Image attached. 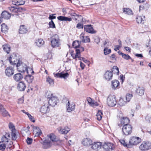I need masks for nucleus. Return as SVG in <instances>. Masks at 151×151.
Wrapping results in <instances>:
<instances>
[{
	"label": "nucleus",
	"mask_w": 151,
	"mask_h": 151,
	"mask_svg": "<svg viewBox=\"0 0 151 151\" xmlns=\"http://www.w3.org/2000/svg\"><path fill=\"white\" fill-rule=\"evenodd\" d=\"M9 60L11 65H14L17 64L16 66L18 71L22 73L26 71L27 73H28L27 65L22 63L21 61L18 60L15 54L11 55L9 58Z\"/></svg>",
	"instance_id": "obj_1"
},
{
	"label": "nucleus",
	"mask_w": 151,
	"mask_h": 151,
	"mask_svg": "<svg viewBox=\"0 0 151 151\" xmlns=\"http://www.w3.org/2000/svg\"><path fill=\"white\" fill-rule=\"evenodd\" d=\"M51 45L52 47L54 48L60 46V44L59 36L57 35H55L51 37Z\"/></svg>",
	"instance_id": "obj_2"
},
{
	"label": "nucleus",
	"mask_w": 151,
	"mask_h": 151,
	"mask_svg": "<svg viewBox=\"0 0 151 151\" xmlns=\"http://www.w3.org/2000/svg\"><path fill=\"white\" fill-rule=\"evenodd\" d=\"M107 103L110 106H114L116 104V100L115 96L114 95H109L107 99Z\"/></svg>",
	"instance_id": "obj_3"
},
{
	"label": "nucleus",
	"mask_w": 151,
	"mask_h": 151,
	"mask_svg": "<svg viewBox=\"0 0 151 151\" xmlns=\"http://www.w3.org/2000/svg\"><path fill=\"white\" fill-rule=\"evenodd\" d=\"M122 131L123 134L126 136L132 133V127L130 125H123Z\"/></svg>",
	"instance_id": "obj_4"
},
{
	"label": "nucleus",
	"mask_w": 151,
	"mask_h": 151,
	"mask_svg": "<svg viewBox=\"0 0 151 151\" xmlns=\"http://www.w3.org/2000/svg\"><path fill=\"white\" fill-rule=\"evenodd\" d=\"M151 148V143L149 142H144L139 146V149L143 151L148 150Z\"/></svg>",
	"instance_id": "obj_5"
},
{
	"label": "nucleus",
	"mask_w": 151,
	"mask_h": 151,
	"mask_svg": "<svg viewBox=\"0 0 151 151\" xmlns=\"http://www.w3.org/2000/svg\"><path fill=\"white\" fill-rule=\"evenodd\" d=\"M102 147L105 151H111L114 148L113 144L110 142L104 143Z\"/></svg>",
	"instance_id": "obj_6"
},
{
	"label": "nucleus",
	"mask_w": 151,
	"mask_h": 151,
	"mask_svg": "<svg viewBox=\"0 0 151 151\" xmlns=\"http://www.w3.org/2000/svg\"><path fill=\"white\" fill-rule=\"evenodd\" d=\"M140 139L138 137H131L129 141V145H136L140 142Z\"/></svg>",
	"instance_id": "obj_7"
},
{
	"label": "nucleus",
	"mask_w": 151,
	"mask_h": 151,
	"mask_svg": "<svg viewBox=\"0 0 151 151\" xmlns=\"http://www.w3.org/2000/svg\"><path fill=\"white\" fill-rule=\"evenodd\" d=\"M58 101L59 100L58 98L55 96L49 99L48 104L50 106L53 107L56 105Z\"/></svg>",
	"instance_id": "obj_8"
},
{
	"label": "nucleus",
	"mask_w": 151,
	"mask_h": 151,
	"mask_svg": "<svg viewBox=\"0 0 151 151\" xmlns=\"http://www.w3.org/2000/svg\"><path fill=\"white\" fill-rule=\"evenodd\" d=\"M75 108V105L73 103H70L68 101L66 105L67 111L68 112H71V111L74 110Z\"/></svg>",
	"instance_id": "obj_9"
},
{
	"label": "nucleus",
	"mask_w": 151,
	"mask_h": 151,
	"mask_svg": "<svg viewBox=\"0 0 151 151\" xmlns=\"http://www.w3.org/2000/svg\"><path fill=\"white\" fill-rule=\"evenodd\" d=\"M101 147V143L99 142H94L91 145V148L96 151L99 150Z\"/></svg>",
	"instance_id": "obj_10"
},
{
	"label": "nucleus",
	"mask_w": 151,
	"mask_h": 151,
	"mask_svg": "<svg viewBox=\"0 0 151 151\" xmlns=\"http://www.w3.org/2000/svg\"><path fill=\"white\" fill-rule=\"evenodd\" d=\"M14 69L11 67H7L5 69V74L9 77L12 76L14 74Z\"/></svg>",
	"instance_id": "obj_11"
},
{
	"label": "nucleus",
	"mask_w": 151,
	"mask_h": 151,
	"mask_svg": "<svg viewBox=\"0 0 151 151\" xmlns=\"http://www.w3.org/2000/svg\"><path fill=\"white\" fill-rule=\"evenodd\" d=\"M92 141L89 138L84 139L82 141V143L84 146L89 147L92 144Z\"/></svg>",
	"instance_id": "obj_12"
},
{
	"label": "nucleus",
	"mask_w": 151,
	"mask_h": 151,
	"mask_svg": "<svg viewBox=\"0 0 151 151\" xmlns=\"http://www.w3.org/2000/svg\"><path fill=\"white\" fill-rule=\"evenodd\" d=\"M50 110V105L48 104H45L41 108L40 111L44 114L48 113Z\"/></svg>",
	"instance_id": "obj_13"
},
{
	"label": "nucleus",
	"mask_w": 151,
	"mask_h": 151,
	"mask_svg": "<svg viewBox=\"0 0 151 151\" xmlns=\"http://www.w3.org/2000/svg\"><path fill=\"white\" fill-rule=\"evenodd\" d=\"M26 85L23 81L19 82L17 85V88L19 91H24L26 88Z\"/></svg>",
	"instance_id": "obj_14"
},
{
	"label": "nucleus",
	"mask_w": 151,
	"mask_h": 151,
	"mask_svg": "<svg viewBox=\"0 0 151 151\" xmlns=\"http://www.w3.org/2000/svg\"><path fill=\"white\" fill-rule=\"evenodd\" d=\"M54 76L56 78H63L65 79L67 78L69 76V74L68 73H64L63 72L60 73H54Z\"/></svg>",
	"instance_id": "obj_15"
},
{
	"label": "nucleus",
	"mask_w": 151,
	"mask_h": 151,
	"mask_svg": "<svg viewBox=\"0 0 151 151\" xmlns=\"http://www.w3.org/2000/svg\"><path fill=\"white\" fill-rule=\"evenodd\" d=\"M84 30L87 32L92 34L96 32L93 30V28L91 25H85L84 27Z\"/></svg>",
	"instance_id": "obj_16"
},
{
	"label": "nucleus",
	"mask_w": 151,
	"mask_h": 151,
	"mask_svg": "<svg viewBox=\"0 0 151 151\" xmlns=\"http://www.w3.org/2000/svg\"><path fill=\"white\" fill-rule=\"evenodd\" d=\"M113 76L112 72L111 71H107L104 75V77L105 79L107 81H109L111 79Z\"/></svg>",
	"instance_id": "obj_17"
},
{
	"label": "nucleus",
	"mask_w": 151,
	"mask_h": 151,
	"mask_svg": "<svg viewBox=\"0 0 151 151\" xmlns=\"http://www.w3.org/2000/svg\"><path fill=\"white\" fill-rule=\"evenodd\" d=\"M23 76L20 73H17L13 76V78L14 80L18 82L21 80L23 78Z\"/></svg>",
	"instance_id": "obj_18"
},
{
	"label": "nucleus",
	"mask_w": 151,
	"mask_h": 151,
	"mask_svg": "<svg viewBox=\"0 0 151 151\" xmlns=\"http://www.w3.org/2000/svg\"><path fill=\"white\" fill-rule=\"evenodd\" d=\"M10 10V11L12 12V13L13 14H12V15L13 16H14V15H19V17L20 18H22V17H21V16H20V14H18V15L17 14H14V13H17V7L16 6H11L9 7L8 8Z\"/></svg>",
	"instance_id": "obj_19"
},
{
	"label": "nucleus",
	"mask_w": 151,
	"mask_h": 151,
	"mask_svg": "<svg viewBox=\"0 0 151 151\" xmlns=\"http://www.w3.org/2000/svg\"><path fill=\"white\" fill-rule=\"evenodd\" d=\"M2 18L8 19H9L11 16V14L6 11L3 12L1 14Z\"/></svg>",
	"instance_id": "obj_20"
},
{
	"label": "nucleus",
	"mask_w": 151,
	"mask_h": 151,
	"mask_svg": "<svg viewBox=\"0 0 151 151\" xmlns=\"http://www.w3.org/2000/svg\"><path fill=\"white\" fill-rule=\"evenodd\" d=\"M43 148L46 149L50 147V141L47 139L44 140L42 143Z\"/></svg>",
	"instance_id": "obj_21"
},
{
	"label": "nucleus",
	"mask_w": 151,
	"mask_h": 151,
	"mask_svg": "<svg viewBox=\"0 0 151 151\" xmlns=\"http://www.w3.org/2000/svg\"><path fill=\"white\" fill-rule=\"evenodd\" d=\"M33 128L34 131L36 133V136H38L41 135L42 133L39 127L33 126Z\"/></svg>",
	"instance_id": "obj_22"
},
{
	"label": "nucleus",
	"mask_w": 151,
	"mask_h": 151,
	"mask_svg": "<svg viewBox=\"0 0 151 151\" xmlns=\"http://www.w3.org/2000/svg\"><path fill=\"white\" fill-rule=\"evenodd\" d=\"M112 88L114 89H116L119 85V82L117 80H114L111 81Z\"/></svg>",
	"instance_id": "obj_23"
},
{
	"label": "nucleus",
	"mask_w": 151,
	"mask_h": 151,
	"mask_svg": "<svg viewBox=\"0 0 151 151\" xmlns=\"http://www.w3.org/2000/svg\"><path fill=\"white\" fill-rule=\"evenodd\" d=\"M121 122L122 125H129L128 124L129 122V120L128 118L127 117H123L121 119Z\"/></svg>",
	"instance_id": "obj_24"
},
{
	"label": "nucleus",
	"mask_w": 151,
	"mask_h": 151,
	"mask_svg": "<svg viewBox=\"0 0 151 151\" xmlns=\"http://www.w3.org/2000/svg\"><path fill=\"white\" fill-rule=\"evenodd\" d=\"M58 19L61 21H69L72 20V19L71 18L60 16L57 17Z\"/></svg>",
	"instance_id": "obj_25"
},
{
	"label": "nucleus",
	"mask_w": 151,
	"mask_h": 151,
	"mask_svg": "<svg viewBox=\"0 0 151 151\" xmlns=\"http://www.w3.org/2000/svg\"><path fill=\"white\" fill-rule=\"evenodd\" d=\"M27 30L25 25L21 26L19 29V32L20 34H24L27 32Z\"/></svg>",
	"instance_id": "obj_26"
},
{
	"label": "nucleus",
	"mask_w": 151,
	"mask_h": 151,
	"mask_svg": "<svg viewBox=\"0 0 151 151\" xmlns=\"http://www.w3.org/2000/svg\"><path fill=\"white\" fill-rule=\"evenodd\" d=\"M70 130V129L68 127H66L64 128H61L59 130V132L62 134H66Z\"/></svg>",
	"instance_id": "obj_27"
},
{
	"label": "nucleus",
	"mask_w": 151,
	"mask_h": 151,
	"mask_svg": "<svg viewBox=\"0 0 151 151\" xmlns=\"http://www.w3.org/2000/svg\"><path fill=\"white\" fill-rule=\"evenodd\" d=\"M1 29L2 32L6 33L7 32L8 28L7 26L4 23H3L1 25Z\"/></svg>",
	"instance_id": "obj_28"
},
{
	"label": "nucleus",
	"mask_w": 151,
	"mask_h": 151,
	"mask_svg": "<svg viewBox=\"0 0 151 151\" xmlns=\"http://www.w3.org/2000/svg\"><path fill=\"white\" fill-rule=\"evenodd\" d=\"M137 93L140 96L143 95L144 93V89L143 87H139L136 90Z\"/></svg>",
	"instance_id": "obj_29"
},
{
	"label": "nucleus",
	"mask_w": 151,
	"mask_h": 151,
	"mask_svg": "<svg viewBox=\"0 0 151 151\" xmlns=\"http://www.w3.org/2000/svg\"><path fill=\"white\" fill-rule=\"evenodd\" d=\"M33 79L34 77L29 74L27 75L25 77V79L26 80V81L29 83H32Z\"/></svg>",
	"instance_id": "obj_30"
},
{
	"label": "nucleus",
	"mask_w": 151,
	"mask_h": 151,
	"mask_svg": "<svg viewBox=\"0 0 151 151\" xmlns=\"http://www.w3.org/2000/svg\"><path fill=\"white\" fill-rule=\"evenodd\" d=\"M48 136L52 142H56L58 141L55 135L53 133H51L48 135Z\"/></svg>",
	"instance_id": "obj_31"
},
{
	"label": "nucleus",
	"mask_w": 151,
	"mask_h": 151,
	"mask_svg": "<svg viewBox=\"0 0 151 151\" xmlns=\"http://www.w3.org/2000/svg\"><path fill=\"white\" fill-rule=\"evenodd\" d=\"M123 12L125 14L131 15L133 14V12L131 9L128 8H124L123 9Z\"/></svg>",
	"instance_id": "obj_32"
},
{
	"label": "nucleus",
	"mask_w": 151,
	"mask_h": 151,
	"mask_svg": "<svg viewBox=\"0 0 151 151\" xmlns=\"http://www.w3.org/2000/svg\"><path fill=\"white\" fill-rule=\"evenodd\" d=\"M36 44L38 47H40L44 44V42L42 39L37 40L35 42Z\"/></svg>",
	"instance_id": "obj_33"
},
{
	"label": "nucleus",
	"mask_w": 151,
	"mask_h": 151,
	"mask_svg": "<svg viewBox=\"0 0 151 151\" xmlns=\"http://www.w3.org/2000/svg\"><path fill=\"white\" fill-rule=\"evenodd\" d=\"M3 47L4 50L7 53H9L10 51V47L7 45H3Z\"/></svg>",
	"instance_id": "obj_34"
},
{
	"label": "nucleus",
	"mask_w": 151,
	"mask_h": 151,
	"mask_svg": "<svg viewBox=\"0 0 151 151\" xmlns=\"http://www.w3.org/2000/svg\"><path fill=\"white\" fill-rule=\"evenodd\" d=\"M126 103V101H124L122 98H120L118 101V104L121 106H122L125 105Z\"/></svg>",
	"instance_id": "obj_35"
},
{
	"label": "nucleus",
	"mask_w": 151,
	"mask_h": 151,
	"mask_svg": "<svg viewBox=\"0 0 151 151\" xmlns=\"http://www.w3.org/2000/svg\"><path fill=\"white\" fill-rule=\"evenodd\" d=\"M103 115V114L101 112V111L100 110L98 111L96 115V116L97 117V119L98 120H100L102 117V115Z\"/></svg>",
	"instance_id": "obj_36"
},
{
	"label": "nucleus",
	"mask_w": 151,
	"mask_h": 151,
	"mask_svg": "<svg viewBox=\"0 0 151 151\" xmlns=\"http://www.w3.org/2000/svg\"><path fill=\"white\" fill-rule=\"evenodd\" d=\"M80 42H79L78 40L74 41L73 42L72 45L74 47V48L77 49L80 46Z\"/></svg>",
	"instance_id": "obj_37"
},
{
	"label": "nucleus",
	"mask_w": 151,
	"mask_h": 151,
	"mask_svg": "<svg viewBox=\"0 0 151 151\" xmlns=\"http://www.w3.org/2000/svg\"><path fill=\"white\" fill-rule=\"evenodd\" d=\"M1 140L2 142H4L5 144H7L9 142L8 139L5 135L2 136L1 139Z\"/></svg>",
	"instance_id": "obj_38"
},
{
	"label": "nucleus",
	"mask_w": 151,
	"mask_h": 151,
	"mask_svg": "<svg viewBox=\"0 0 151 151\" xmlns=\"http://www.w3.org/2000/svg\"><path fill=\"white\" fill-rule=\"evenodd\" d=\"M84 50V48L83 47H81L80 45L76 50V51H77V54L80 55L81 52H83Z\"/></svg>",
	"instance_id": "obj_39"
},
{
	"label": "nucleus",
	"mask_w": 151,
	"mask_h": 151,
	"mask_svg": "<svg viewBox=\"0 0 151 151\" xmlns=\"http://www.w3.org/2000/svg\"><path fill=\"white\" fill-rule=\"evenodd\" d=\"M46 81L50 85L53 86L54 84L53 80L50 77H48L47 78Z\"/></svg>",
	"instance_id": "obj_40"
},
{
	"label": "nucleus",
	"mask_w": 151,
	"mask_h": 151,
	"mask_svg": "<svg viewBox=\"0 0 151 151\" xmlns=\"http://www.w3.org/2000/svg\"><path fill=\"white\" fill-rule=\"evenodd\" d=\"M1 114L4 116H7L9 115L10 116V115L8 114V112L4 109H3L0 111Z\"/></svg>",
	"instance_id": "obj_41"
},
{
	"label": "nucleus",
	"mask_w": 151,
	"mask_h": 151,
	"mask_svg": "<svg viewBox=\"0 0 151 151\" xmlns=\"http://www.w3.org/2000/svg\"><path fill=\"white\" fill-rule=\"evenodd\" d=\"M16 130L11 131L12 139V140H15L16 139L17 137L15 133Z\"/></svg>",
	"instance_id": "obj_42"
},
{
	"label": "nucleus",
	"mask_w": 151,
	"mask_h": 151,
	"mask_svg": "<svg viewBox=\"0 0 151 151\" xmlns=\"http://www.w3.org/2000/svg\"><path fill=\"white\" fill-rule=\"evenodd\" d=\"M76 52V54L75 55V54L74 53V51H71V52H70V54L71 56L72 57L73 59H76V60H77L76 59L77 58H78L79 56V55L78 54H77V51Z\"/></svg>",
	"instance_id": "obj_43"
},
{
	"label": "nucleus",
	"mask_w": 151,
	"mask_h": 151,
	"mask_svg": "<svg viewBox=\"0 0 151 151\" xmlns=\"http://www.w3.org/2000/svg\"><path fill=\"white\" fill-rule=\"evenodd\" d=\"M132 97V94L128 93L126 94V99L127 100V101L129 102L131 99Z\"/></svg>",
	"instance_id": "obj_44"
},
{
	"label": "nucleus",
	"mask_w": 151,
	"mask_h": 151,
	"mask_svg": "<svg viewBox=\"0 0 151 151\" xmlns=\"http://www.w3.org/2000/svg\"><path fill=\"white\" fill-rule=\"evenodd\" d=\"M136 21L138 23H143L144 21L141 16H138L136 18Z\"/></svg>",
	"instance_id": "obj_45"
},
{
	"label": "nucleus",
	"mask_w": 151,
	"mask_h": 151,
	"mask_svg": "<svg viewBox=\"0 0 151 151\" xmlns=\"http://www.w3.org/2000/svg\"><path fill=\"white\" fill-rule=\"evenodd\" d=\"M17 13L19 12H22L26 10L25 8L19 6L17 7Z\"/></svg>",
	"instance_id": "obj_46"
},
{
	"label": "nucleus",
	"mask_w": 151,
	"mask_h": 151,
	"mask_svg": "<svg viewBox=\"0 0 151 151\" xmlns=\"http://www.w3.org/2000/svg\"><path fill=\"white\" fill-rule=\"evenodd\" d=\"M111 52V50L110 49H108L107 47L105 48L104 49V54L106 55L110 53Z\"/></svg>",
	"instance_id": "obj_47"
},
{
	"label": "nucleus",
	"mask_w": 151,
	"mask_h": 151,
	"mask_svg": "<svg viewBox=\"0 0 151 151\" xmlns=\"http://www.w3.org/2000/svg\"><path fill=\"white\" fill-rule=\"evenodd\" d=\"M112 72H114L116 73L117 75H119V68L116 66H114L112 68Z\"/></svg>",
	"instance_id": "obj_48"
},
{
	"label": "nucleus",
	"mask_w": 151,
	"mask_h": 151,
	"mask_svg": "<svg viewBox=\"0 0 151 151\" xmlns=\"http://www.w3.org/2000/svg\"><path fill=\"white\" fill-rule=\"evenodd\" d=\"M87 100L88 103L90 105V106H93L94 101H93L91 98L90 97L88 98H87Z\"/></svg>",
	"instance_id": "obj_49"
},
{
	"label": "nucleus",
	"mask_w": 151,
	"mask_h": 151,
	"mask_svg": "<svg viewBox=\"0 0 151 151\" xmlns=\"http://www.w3.org/2000/svg\"><path fill=\"white\" fill-rule=\"evenodd\" d=\"M46 96L48 99H50L52 97H54L50 91H47L46 93Z\"/></svg>",
	"instance_id": "obj_50"
},
{
	"label": "nucleus",
	"mask_w": 151,
	"mask_h": 151,
	"mask_svg": "<svg viewBox=\"0 0 151 151\" xmlns=\"http://www.w3.org/2000/svg\"><path fill=\"white\" fill-rule=\"evenodd\" d=\"M71 15L72 16H74V17H75V19L76 20L77 19V18H76V17H77L79 18L80 19H81L82 22H83V18L81 15L77 14L75 13H73Z\"/></svg>",
	"instance_id": "obj_51"
},
{
	"label": "nucleus",
	"mask_w": 151,
	"mask_h": 151,
	"mask_svg": "<svg viewBox=\"0 0 151 151\" xmlns=\"http://www.w3.org/2000/svg\"><path fill=\"white\" fill-rule=\"evenodd\" d=\"M49 27L50 28H55V26L53 21L52 20L49 23Z\"/></svg>",
	"instance_id": "obj_52"
},
{
	"label": "nucleus",
	"mask_w": 151,
	"mask_h": 151,
	"mask_svg": "<svg viewBox=\"0 0 151 151\" xmlns=\"http://www.w3.org/2000/svg\"><path fill=\"white\" fill-rule=\"evenodd\" d=\"M120 142L122 145L124 146H125L128 147H129V144H127L126 143L125 141L124 140L122 139L120 140Z\"/></svg>",
	"instance_id": "obj_53"
},
{
	"label": "nucleus",
	"mask_w": 151,
	"mask_h": 151,
	"mask_svg": "<svg viewBox=\"0 0 151 151\" xmlns=\"http://www.w3.org/2000/svg\"><path fill=\"white\" fill-rule=\"evenodd\" d=\"M117 116L118 119H121L123 117L122 113L121 111L119 112L117 114Z\"/></svg>",
	"instance_id": "obj_54"
},
{
	"label": "nucleus",
	"mask_w": 151,
	"mask_h": 151,
	"mask_svg": "<svg viewBox=\"0 0 151 151\" xmlns=\"http://www.w3.org/2000/svg\"><path fill=\"white\" fill-rule=\"evenodd\" d=\"M122 57L125 59L128 60L129 59H132L131 57L128 55L124 54L122 56Z\"/></svg>",
	"instance_id": "obj_55"
},
{
	"label": "nucleus",
	"mask_w": 151,
	"mask_h": 151,
	"mask_svg": "<svg viewBox=\"0 0 151 151\" xmlns=\"http://www.w3.org/2000/svg\"><path fill=\"white\" fill-rule=\"evenodd\" d=\"M145 119L149 123L151 122V116L147 115L145 117Z\"/></svg>",
	"instance_id": "obj_56"
},
{
	"label": "nucleus",
	"mask_w": 151,
	"mask_h": 151,
	"mask_svg": "<svg viewBox=\"0 0 151 151\" xmlns=\"http://www.w3.org/2000/svg\"><path fill=\"white\" fill-rule=\"evenodd\" d=\"M9 128L12 129L11 131L15 130L14 125L12 123H10L9 124Z\"/></svg>",
	"instance_id": "obj_57"
},
{
	"label": "nucleus",
	"mask_w": 151,
	"mask_h": 151,
	"mask_svg": "<svg viewBox=\"0 0 151 151\" xmlns=\"http://www.w3.org/2000/svg\"><path fill=\"white\" fill-rule=\"evenodd\" d=\"M32 142V139L31 138L28 137L26 140V142L28 145L31 144Z\"/></svg>",
	"instance_id": "obj_58"
},
{
	"label": "nucleus",
	"mask_w": 151,
	"mask_h": 151,
	"mask_svg": "<svg viewBox=\"0 0 151 151\" xmlns=\"http://www.w3.org/2000/svg\"><path fill=\"white\" fill-rule=\"evenodd\" d=\"M78 58L79 60H82L85 63H88L89 62L87 60H86L84 58L81 57L79 56Z\"/></svg>",
	"instance_id": "obj_59"
},
{
	"label": "nucleus",
	"mask_w": 151,
	"mask_h": 151,
	"mask_svg": "<svg viewBox=\"0 0 151 151\" xmlns=\"http://www.w3.org/2000/svg\"><path fill=\"white\" fill-rule=\"evenodd\" d=\"M17 3V6L21 5L24 4H25V1H18Z\"/></svg>",
	"instance_id": "obj_60"
},
{
	"label": "nucleus",
	"mask_w": 151,
	"mask_h": 151,
	"mask_svg": "<svg viewBox=\"0 0 151 151\" xmlns=\"http://www.w3.org/2000/svg\"><path fill=\"white\" fill-rule=\"evenodd\" d=\"M28 116L30 120L32 122H35L34 118L30 114H29Z\"/></svg>",
	"instance_id": "obj_61"
},
{
	"label": "nucleus",
	"mask_w": 151,
	"mask_h": 151,
	"mask_svg": "<svg viewBox=\"0 0 151 151\" xmlns=\"http://www.w3.org/2000/svg\"><path fill=\"white\" fill-rule=\"evenodd\" d=\"M5 144H2L0 145V150L4 151L6 148Z\"/></svg>",
	"instance_id": "obj_62"
},
{
	"label": "nucleus",
	"mask_w": 151,
	"mask_h": 151,
	"mask_svg": "<svg viewBox=\"0 0 151 151\" xmlns=\"http://www.w3.org/2000/svg\"><path fill=\"white\" fill-rule=\"evenodd\" d=\"M83 25L80 23H78L76 26V28L78 29H82L83 28Z\"/></svg>",
	"instance_id": "obj_63"
},
{
	"label": "nucleus",
	"mask_w": 151,
	"mask_h": 151,
	"mask_svg": "<svg viewBox=\"0 0 151 151\" xmlns=\"http://www.w3.org/2000/svg\"><path fill=\"white\" fill-rule=\"evenodd\" d=\"M55 14H52V15H50L49 17V19L50 20H52V19H55L56 17L55 16H53L54 15H55Z\"/></svg>",
	"instance_id": "obj_64"
}]
</instances>
